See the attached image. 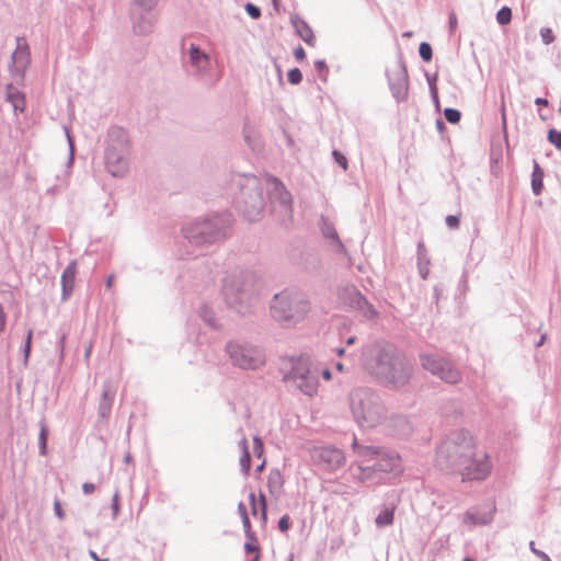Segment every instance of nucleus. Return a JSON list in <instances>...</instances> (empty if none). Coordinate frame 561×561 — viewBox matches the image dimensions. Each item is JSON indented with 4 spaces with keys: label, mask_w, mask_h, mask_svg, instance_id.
Returning <instances> with one entry per match:
<instances>
[{
    "label": "nucleus",
    "mask_w": 561,
    "mask_h": 561,
    "mask_svg": "<svg viewBox=\"0 0 561 561\" xmlns=\"http://www.w3.org/2000/svg\"><path fill=\"white\" fill-rule=\"evenodd\" d=\"M473 437L467 430L450 432L436 447L435 462L439 470L459 473L462 481H481L491 472L488 454L478 456Z\"/></svg>",
    "instance_id": "f257e3e1"
},
{
    "label": "nucleus",
    "mask_w": 561,
    "mask_h": 561,
    "mask_svg": "<svg viewBox=\"0 0 561 561\" xmlns=\"http://www.w3.org/2000/svg\"><path fill=\"white\" fill-rule=\"evenodd\" d=\"M363 368L380 385L400 388L412 376V365L407 356L393 344L375 342L362 348Z\"/></svg>",
    "instance_id": "f03ea898"
},
{
    "label": "nucleus",
    "mask_w": 561,
    "mask_h": 561,
    "mask_svg": "<svg viewBox=\"0 0 561 561\" xmlns=\"http://www.w3.org/2000/svg\"><path fill=\"white\" fill-rule=\"evenodd\" d=\"M354 454L362 459L357 479L368 484H377L383 476L400 470V456L390 449L376 445L360 444L354 436L352 442Z\"/></svg>",
    "instance_id": "7ed1b4c3"
},
{
    "label": "nucleus",
    "mask_w": 561,
    "mask_h": 561,
    "mask_svg": "<svg viewBox=\"0 0 561 561\" xmlns=\"http://www.w3.org/2000/svg\"><path fill=\"white\" fill-rule=\"evenodd\" d=\"M310 310L308 295L294 287L275 294L270 302L271 317L284 328L296 327L307 318Z\"/></svg>",
    "instance_id": "20e7f679"
},
{
    "label": "nucleus",
    "mask_w": 561,
    "mask_h": 561,
    "mask_svg": "<svg viewBox=\"0 0 561 561\" xmlns=\"http://www.w3.org/2000/svg\"><path fill=\"white\" fill-rule=\"evenodd\" d=\"M256 275L253 271L238 270L224 278L222 295L228 308L240 314L250 311L256 295Z\"/></svg>",
    "instance_id": "39448f33"
},
{
    "label": "nucleus",
    "mask_w": 561,
    "mask_h": 561,
    "mask_svg": "<svg viewBox=\"0 0 561 561\" xmlns=\"http://www.w3.org/2000/svg\"><path fill=\"white\" fill-rule=\"evenodd\" d=\"M354 421L363 428L379 425L387 416V410L380 394L371 388L358 387L348 396Z\"/></svg>",
    "instance_id": "423d86ee"
},
{
    "label": "nucleus",
    "mask_w": 561,
    "mask_h": 561,
    "mask_svg": "<svg viewBox=\"0 0 561 561\" xmlns=\"http://www.w3.org/2000/svg\"><path fill=\"white\" fill-rule=\"evenodd\" d=\"M232 185L238 188L233 196V203L238 211L248 221L257 220L265 207L261 180L251 173L238 174L233 176Z\"/></svg>",
    "instance_id": "0eeeda50"
},
{
    "label": "nucleus",
    "mask_w": 561,
    "mask_h": 561,
    "mask_svg": "<svg viewBox=\"0 0 561 561\" xmlns=\"http://www.w3.org/2000/svg\"><path fill=\"white\" fill-rule=\"evenodd\" d=\"M231 222L229 213L214 214L185 225L182 233L192 247L210 245L226 237Z\"/></svg>",
    "instance_id": "6e6552de"
},
{
    "label": "nucleus",
    "mask_w": 561,
    "mask_h": 561,
    "mask_svg": "<svg viewBox=\"0 0 561 561\" xmlns=\"http://www.w3.org/2000/svg\"><path fill=\"white\" fill-rule=\"evenodd\" d=\"M282 379L293 383L304 394L313 397L318 392L319 370L312 367L308 356H291L284 359L280 367Z\"/></svg>",
    "instance_id": "1a4fd4ad"
},
{
    "label": "nucleus",
    "mask_w": 561,
    "mask_h": 561,
    "mask_svg": "<svg viewBox=\"0 0 561 561\" xmlns=\"http://www.w3.org/2000/svg\"><path fill=\"white\" fill-rule=\"evenodd\" d=\"M225 350L231 364L243 370L259 369L266 360L263 350L247 341H229Z\"/></svg>",
    "instance_id": "9d476101"
},
{
    "label": "nucleus",
    "mask_w": 561,
    "mask_h": 561,
    "mask_svg": "<svg viewBox=\"0 0 561 561\" xmlns=\"http://www.w3.org/2000/svg\"><path fill=\"white\" fill-rule=\"evenodd\" d=\"M180 59L184 72L193 76L197 80L202 79L211 67L209 54L195 43H190L186 48L185 42H182Z\"/></svg>",
    "instance_id": "9b49d317"
},
{
    "label": "nucleus",
    "mask_w": 561,
    "mask_h": 561,
    "mask_svg": "<svg viewBox=\"0 0 561 561\" xmlns=\"http://www.w3.org/2000/svg\"><path fill=\"white\" fill-rule=\"evenodd\" d=\"M422 367L443 381L455 385L460 380V371L448 360L435 353L420 354Z\"/></svg>",
    "instance_id": "f8f14e48"
},
{
    "label": "nucleus",
    "mask_w": 561,
    "mask_h": 561,
    "mask_svg": "<svg viewBox=\"0 0 561 561\" xmlns=\"http://www.w3.org/2000/svg\"><path fill=\"white\" fill-rule=\"evenodd\" d=\"M272 188L268 193L272 204V211L279 214V219L285 222L293 216V197L282 181L271 176Z\"/></svg>",
    "instance_id": "ddd939ff"
},
{
    "label": "nucleus",
    "mask_w": 561,
    "mask_h": 561,
    "mask_svg": "<svg viewBox=\"0 0 561 561\" xmlns=\"http://www.w3.org/2000/svg\"><path fill=\"white\" fill-rule=\"evenodd\" d=\"M388 85L392 96L398 103L404 102L409 93V75L402 53H398L397 68L387 71Z\"/></svg>",
    "instance_id": "4468645a"
},
{
    "label": "nucleus",
    "mask_w": 561,
    "mask_h": 561,
    "mask_svg": "<svg viewBox=\"0 0 561 561\" xmlns=\"http://www.w3.org/2000/svg\"><path fill=\"white\" fill-rule=\"evenodd\" d=\"M345 304L367 320L378 318L379 313L368 299L355 287L345 288L343 294Z\"/></svg>",
    "instance_id": "2eb2a0df"
},
{
    "label": "nucleus",
    "mask_w": 561,
    "mask_h": 561,
    "mask_svg": "<svg viewBox=\"0 0 561 561\" xmlns=\"http://www.w3.org/2000/svg\"><path fill=\"white\" fill-rule=\"evenodd\" d=\"M12 65L10 67L14 77L24 79L25 70L31 64V53L28 44L23 36L16 37V48L12 53Z\"/></svg>",
    "instance_id": "dca6fc26"
},
{
    "label": "nucleus",
    "mask_w": 561,
    "mask_h": 561,
    "mask_svg": "<svg viewBox=\"0 0 561 561\" xmlns=\"http://www.w3.org/2000/svg\"><path fill=\"white\" fill-rule=\"evenodd\" d=\"M319 229L322 237L328 241L331 250L336 253L346 256L347 250L339 237V233L330 219L325 216H321L319 219Z\"/></svg>",
    "instance_id": "f3484780"
},
{
    "label": "nucleus",
    "mask_w": 561,
    "mask_h": 561,
    "mask_svg": "<svg viewBox=\"0 0 561 561\" xmlns=\"http://www.w3.org/2000/svg\"><path fill=\"white\" fill-rule=\"evenodd\" d=\"M130 141L127 131L119 126H112L107 133V147L105 152L128 153Z\"/></svg>",
    "instance_id": "a211bd4d"
},
{
    "label": "nucleus",
    "mask_w": 561,
    "mask_h": 561,
    "mask_svg": "<svg viewBox=\"0 0 561 561\" xmlns=\"http://www.w3.org/2000/svg\"><path fill=\"white\" fill-rule=\"evenodd\" d=\"M319 461L327 467L328 470H336L344 466V453L333 446H325L318 451Z\"/></svg>",
    "instance_id": "6ab92c4d"
},
{
    "label": "nucleus",
    "mask_w": 561,
    "mask_h": 561,
    "mask_svg": "<svg viewBox=\"0 0 561 561\" xmlns=\"http://www.w3.org/2000/svg\"><path fill=\"white\" fill-rule=\"evenodd\" d=\"M128 153L105 152V167L114 178H123L128 171Z\"/></svg>",
    "instance_id": "aec40b11"
},
{
    "label": "nucleus",
    "mask_w": 561,
    "mask_h": 561,
    "mask_svg": "<svg viewBox=\"0 0 561 561\" xmlns=\"http://www.w3.org/2000/svg\"><path fill=\"white\" fill-rule=\"evenodd\" d=\"M77 275V262L71 261L61 274V300L67 301L72 295Z\"/></svg>",
    "instance_id": "412c9836"
},
{
    "label": "nucleus",
    "mask_w": 561,
    "mask_h": 561,
    "mask_svg": "<svg viewBox=\"0 0 561 561\" xmlns=\"http://www.w3.org/2000/svg\"><path fill=\"white\" fill-rule=\"evenodd\" d=\"M290 24L295 28V33L299 36L307 45L314 46L316 36L310 25L301 19L298 14L290 16Z\"/></svg>",
    "instance_id": "4be33fe9"
},
{
    "label": "nucleus",
    "mask_w": 561,
    "mask_h": 561,
    "mask_svg": "<svg viewBox=\"0 0 561 561\" xmlns=\"http://www.w3.org/2000/svg\"><path fill=\"white\" fill-rule=\"evenodd\" d=\"M116 390L111 382L103 383L102 397L99 404V415L106 419L112 411V404L115 398Z\"/></svg>",
    "instance_id": "5701e85b"
},
{
    "label": "nucleus",
    "mask_w": 561,
    "mask_h": 561,
    "mask_svg": "<svg viewBox=\"0 0 561 561\" xmlns=\"http://www.w3.org/2000/svg\"><path fill=\"white\" fill-rule=\"evenodd\" d=\"M5 100L13 106L15 113H23L25 110V94L20 91L13 83L5 85Z\"/></svg>",
    "instance_id": "b1692460"
},
{
    "label": "nucleus",
    "mask_w": 561,
    "mask_h": 561,
    "mask_svg": "<svg viewBox=\"0 0 561 561\" xmlns=\"http://www.w3.org/2000/svg\"><path fill=\"white\" fill-rule=\"evenodd\" d=\"M299 266L308 272L316 273L321 268L320 255L314 250H306L300 254Z\"/></svg>",
    "instance_id": "393cba45"
},
{
    "label": "nucleus",
    "mask_w": 561,
    "mask_h": 561,
    "mask_svg": "<svg viewBox=\"0 0 561 561\" xmlns=\"http://www.w3.org/2000/svg\"><path fill=\"white\" fill-rule=\"evenodd\" d=\"M154 23V16L151 11H144L138 19H134V32L138 35H145L151 32Z\"/></svg>",
    "instance_id": "a878e982"
},
{
    "label": "nucleus",
    "mask_w": 561,
    "mask_h": 561,
    "mask_svg": "<svg viewBox=\"0 0 561 561\" xmlns=\"http://www.w3.org/2000/svg\"><path fill=\"white\" fill-rule=\"evenodd\" d=\"M543 169L539 165V163L536 160H534L531 172V191L535 196L541 195L543 191Z\"/></svg>",
    "instance_id": "bb28decb"
},
{
    "label": "nucleus",
    "mask_w": 561,
    "mask_h": 561,
    "mask_svg": "<svg viewBox=\"0 0 561 561\" xmlns=\"http://www.w3.org/2000/svg\"><path fill=\"white\" fill-rule=\"evenodd\" d=\"M396 506H385L375 518L377 527H387L393 524Z\"/></svg>",
    "instance_id": "cd10ccee"
},
{
    "label": "nucleus",
    "mask_w": 561,
    "mask_h": 561,
    "mask_svg": "<svg viewBox=\"0 0 561 561\" xmlns=\"http://www.w3.org/2000/svg\"><path fill=\"white\" fill-rule=\"evenodd\" d=\"M199 318L213 330H219V324L216 321L214 311L207 306L202 305L198 309Z\"/></svg>",
    "instance_id": "c85d7f7f"
},
{
    "label": "nucleus",
    "mask_w": 561,
    "mask_h": 561,
    "mask_svg": "<svg viewBox=\"0 0 561 561\" xmlns=\"http://www.w3.org/2000/svg\"><path fill=\"white\" fill-rule=\"evenodd\" d=\"M47 440H48V428L44 422H41V430L38 434V453L41 456L47 455Z\"/></svg>",
    "instance_id": "c756f323"
},
{
    "label": "nucleus",
    "mask_w": 561,
    "mask_h": 561,
    "mask_svg": "<svg viewBox=\"0 0 561 561\" xmlns=\"http://www.w3.org/2000/svg\"><path fill=\"white\" fill-rule=\"evenodd\" d=\"M391 422L400 427L399 435H409L411 433V425L405 416L403 415H396L391 417Z\"/></svg>",
    "instance_id": "7c9ffc66"
},
{
    "label": "nucleus",
    "mask_w": 561,
    "mask_h": 561,
    "mask_svg": "<svg viewBox=\"0 0 561 561\" xmlns=\"http://www.w3.org/2000/svg\"><path fill=\"white\" fill-rule=\"evenodd\" d=\"M512 9L507 5H503L497 12H496V22L501 26H505L511 23L512 21Z\"/></svg>",
    "instance_id": "2f4dec72"
},
{
    "label": "nucleus",
    "mask_w": 561,
    "mask_h": 561,
    "mask_svg": "<svg viewBox=\"0 0 561 561\" xmlns=\"http://www.w3.org/2000/svg\"><path fill=\"white\" fill-rule=\"evenodd\" d=\"M419 54L423 61L430 62L433 58V48L431 44L422 42L419 46Z\"/></svg>",
    "instance_id": "473e14b6"
},
{
    "label": "nucleus",
    "mask_w": 561,
    "mask_h": 561,
    "mask_svg": "<svg viewBox=\"0 0 561 561\" xmlns=\"http://www.w3.org/2000/svg\"><path fill=\"white\" fill-rule=\"evenodd\" d=\"M445 119L450 124H457L461 119V112L454 107H446L444 110Z\"/></svg>",
    "instance_id": "72a5a7b5"
},
{
    "label": "nucleus",
    "mask_w": 561,
    "mask_h": 561,
    "mask_svg": "<svg viewBox=\"0 0 561 561\" xmlns=\"http://www.w3.org/2000/svg\"><path fill=\"white\" fill-rule=\"evenodd\" d=\"M547 140L558 150H561V130L550 128L547 134Z\"/></svg>",
    "instance_id": "f704fd0d"
},
{
    "label": "nucleus",
    "mask_w": 561,
    "mask_h": 561,
    "mask_svg": "<svg viewBox=\"0 0 561 561\" xmlns=\"http://www.w3.org/2000/svg\"><path fill=\"white\" fill-rule=\"evenodd\" d=\"M251 463L252 461L250 450H244L240 457V467L244 476H249V472L251 470Z\"/></svg>",
    "instance_id": "c9c22d12"
},
{
    "label": "nucleus",
    "mask_w": 561,
    "mask_h": 561,
    "mask_svg": "<svg viewBox=\"0 0 561 561\" xmlns=\"http://www.w3.org/2000/svg\"><path fill=\"white\" fill-rule=\"evenodd\" d=\"M302 72L297 67L289 69L287 72V80L293 85L299 84L302 81Z\"/></svg>",
    "instance_id": "e433bc0d"
},
{
    "label": "nucleus",
    "mask_w": 561,
    "mask_h": 561,
    "mask_svg": "<svg viewBox=\"0 0 561 561\" xmlns=\"http://www.w3.org/2000/svg\"><path fill=\"white\" fill-rule=\"evenodd\" d=\"M314 69L319 73L321 80L327 81V77L329 73V68L324 59H317L313 62Z\"/></svg>",
    "instance_id": "4c0bfd02"
},
{
    "label": "nucleus",
    "mask_w": 561,
    "mask_h": 561,
    "mask_svg": "<svg viewBox=\"0 0 561 561\" xmlns=\"http://www.w3.org/2000/svg\"><path fill=\"white\" fill-rule=\"evenodd\" d=\"M244 10H245L247 14L253 20H259L262 15V11H261L260 7H257L256 4H254L252 2H247L244 4Z\"/></svg>",
    "instance_id": "58836bf2"
},
{
    "label": "nucleus",
    "mask_w": 561,
    "mask_h": 561,
    "mask_svg": "<svg viewBox=\"0 0 561 561\" xmlns=\"http://www.w3.org/2000/svg\"><path fill=\"white\" fill-rule=\"evenodd\" d=\"M241 522H242V526H243L244 535H245L247 539L256 541L257 538H256L255 533L252 530L249 516H245V518H242Z\"/></svg>",
    "instance_id": "ea45409f"
},
{
    "label": "nucleus",
    "mask_w": 561,
    "mask_h": 561,
    "mask_svg": "<svg viewBox=\"0 0 561 561\" xmlns=\"http://www.w3.org/2000/svg\"><path fill=\"white\" fill-rule=\"evenodd\" d=\"M540 37L545 45H549L554 42L556 36L550 27H542L540 28Z\"/></svg>",
    "instance_id": "a19ab883"
},
{
    "label": "nucleus",
    "mask_w": 561,
    "mask_h": 561,
    "mask_svg": "<svg viewBox=\"0 0 561 561\" xmlns=\"http://www.w3.org/2000/svg\"><path fill=\"white\" fill-rule=\"evenodd\" d=\"M111 508H112L113 519H116L119 514V511H121L119 490L118 489H116L113 494Z\"/></svg>",
    "instance_id": "79ce46f5"
},
{
    "label": "nucleus",
    "mask_w": 561,
    "mask_h": 561,
    "mask_svg": "<svg viewBox=\"0 0 561 561\" xmlns=\"http://www.w3.org/2000/svg\"><path fill=\"white\" fill-rule=\"evenodd\" d=\"M32 337H33V330H28L23 347V356H24V363L26 364L28 360V357L31 355L32 350Z\"/></svg>",
    "instance_id": "37998d69"
},
{
    "label": "nucleus",
    "mask_w": 561,
    "mask_h": 561,
    "mask_svg": "<svg viewBox=\"0 0 561 561\" xmlns=\"http://www.w3.org/2000/svg\"><path fill=\"white\" fill-rule=\"evenodd\" d=\"M65 133L69 146V159H68V165H71L75 159V141L70 134V130L68 127H65Z\"/></svg>",
    "instance_id": "c03bdc74"
},
{
    "label": "nucleus",
    "mask_w": 561,
    "mask_h": 561,
    "mask_svg": "<svg viewBox=\"0 0 561 561\" xmlns=\"http://www.w3.org/2000/svg\"><path fill=\"white\" fill-rule=\"evenodd\" d=\"M253 453H254V456L257 458H261L263 456L264 444L260 436L253 437Z\"/></svg>",
    "instance_id": "a18cd8bd"
},
{
    "label": "nucleus",
    "mask_w": 561,
    "mask_h": 561,
    "mask_svg": "<svg viewBox=\"0 0 561 561\" xmlns=\"http://www.w3.org/2000/svg\"><path fill=\"white\" fill-rule=\"evenodd\" d=\"M332 156L334 158V161L343 169L346 170L348 167V161L346 157L339 150L334 149L332 151Z\"/></svg>",
    "instance_id": "49530a36"
},
{
    "label": "nucleus",
    "mask_w": 561,
    "mask_h": 561,
    "mask_svg": "<svg viewBox=\"0 0 561 561\" xmlns=\"http://www.w3.org/2000/svg\"><path fill=\"white\" fill-rule=\"evenodd\" d=\"M133 2L144 11H151L158 0H133Z\"/></svg>",
    "instance_id": "de8ad7c7"
},
{
    "label": "nucleus",
    "mask_w": 561,
    "mask_h": 561,
    "mask_svg": "<svg viewBox=\"0 0 561 561\" xmlns=\"http://www.w3.org/2000/svg\"><path fill=\"white\" fill-rule=\"evenodd\" d=\"M260 511H261V519L263 523L267 522V502L266 497L263 493H260Z\"/></svg>",
    "instance_id": "09e8293b"
},
{
    "label": "nucleus",
    "mask_w": 561,
    "mask_h": 561,
    "mask_svg": "<svg viewBox=\"0 0 561 561\" xmlns=\"http://www.w3.org/2000/svg\"><path fill=\"white\" fill-rule=\"evenodd\" d=\"M431 98H432V101H433V104L435 106V110L437 112L440 111V103H439V96H438V89H437V85H434V83L431 82Z\"/></svg>",
    "instance_id": "8fccbe9b"
},
{
    "label": "nucleus",
    "mask_w": 561,
    "mask_h": 561,
    "mask_svg": "<svg viewBox=\"0 0 561 561\" xmlns=\"http://www.w3.org/2000/svg\"><path fill=\"white\" fill-rule=\"evenodd\" d=\"M291 526L290 517L288 515H283L277 524L279 531L286 533Z\"/></svg>",
    "instance_id": "3c124183"
},
{
    "label": "nucleus",
    "mask_w": 561,
    "mask_h": 561,
    "mask_svg": "<svg viewBox=\"0 0 561 561\" xmlns=\"http://www.w3.org/2000/svg\"><path fill=\"white\" fill-rule=\"evenodd\" d=\"M446 226L450 229H457L460 225V217L457 215H448L445 218Z\"/></svg>",
    "instance_id": "603ef678"
},
{
    "label": "nucleus",
    "mask_w": 561,
    "mask_h": 561,
    "mask_svg": "<svg viewBox=\"0 0 561 561\" xmlns=\"http://www.w3.org/2000/svg\"><path fill=\"white\" fill-rule=\"evenodd\" d=\"M467 517H468V519H470L473 524H481V525H485V524L490 523V522H491V519H492L491 514H489V515H484L483 517L479 518V517H477L476 515H473V514H469V513H468V514H467Z\"/></svg>",
    "instance_id": "864d4df0"
},
{
    "label": "nucleus",
    "mask_w": 561,
    "mask_h": 561,
    "mask_svg": "<svg viewBox=\"0 0 561 561\" xmlns=\"http://www.w3.org/2000/svg\"><path fill=\"white\" fill-rule=\"evenodd\" d=\"M529 549L531 550V552H533L535 556H537L538 558H540L542 561H551L550 557H549L546 552H543V551H541V550H539V549H537V548L535 547V542H534V541H530V542H529Z\"/></svg>",
    "instance_id": "5fc2aeb1"
},
{
    "label": "nucleus",
    "mask_w": 561,
    "mask_h": 561,
    "mask_svg": "<svg viewBox=\"0 0 561 561\" xmlns=\"http://www.w3.org/2000/svg\"><path fill=\"white\" fill-rule=\"evenodd\" d=\"M256 541L248 540L244 543V551L245 553H260V547L255 543Z\"/></svg>",
    "instance_id": "6e6d98bb"
},
{
    "label": "nucleus",
    "mask_w": 561,
    "mask_h": 561,
    "mask_svg": "<svg viewBox=\"0 0 561 561\" xmlns=\"http://www.w3.org/2000/svg\"><path fill=\"white\" fill-rule=\"evenodd\" d=\"M54 512L55 515L61 520L65 518V511L62 510L61 503L59 500H55L54 502Z\"/></svg>",
    "instance_id": "4d7b16f0"
},
{
    "label": "nucleus",
    "mask_w": 561,
    "mask_h": 561,
    "mask_svg": "<svg viewBox=\"0 0 561 561\" xmlns=\"http://www.w3.org/2000/svg\"><path fill=\"white\" fill-rule=\"evenodd\" d=\"M249 503H250V506H251V513L256 516L257 515V505H256V499H255V493L254 492H251L249 494Z\"/></svg>",
    "instance_id": "13d9d810"
},
{
    "label": "nucleus",
    "mask_w": 561,
    "mask_h": 561,
    "mask_svg": "<svg viewBox=\"0 0 561 561\" xmlns=\"http://www.w3.org/2000/svg\"><path fill=\"white\" fill-rule=\"evenodd\" d=\"M294 56L298 61H304L306 59V50L302 46H298L294 50Z\"/></svg>",
    "instance_id": "bf43d9fd"
},
{
    "label": "nucleus",
    "mask_w": 561,
    "mask_h": 561,
    "mask_svg": "<svg viewBox=\"0 0 561 561\" xmlns=\"http://www.w3.org/2000/svg\"><path fill=\"white\" fill-rule=\"evenodd\" d=\"M457 24H458L457 16L454 12H451L448 16V25H449L450 33L455 32V30L457 28Z\"/></svg>",
    "instance_id": "052dcab7"
},
{
    "label": "nucleus",
    "mask_w": 561,
    "mask_h": 561,
    "mask_svg": "<svg viewBox=\"0 0 561 561\" xmlns=\"http://www.w3.org/2000/svg\"><path fill=\"white\" fill-rule=\"evenodd\" d=\"M443 288L439 285H435L433 288V299L438 308L439 298L442 296Z\"/></svg>",
    "instance_id": "680f3d73"
},
{
    "label": "nucleus",
    "mask_w": 561,
    "mask_h": 561,
    "mask_svg": "<svg viewBox=\"0 0 561 561\" xmlns=\"http://www.w3.org/2000/svg\"><path fill=\"white\" fill-rule=\"evenodd\" d=\"M95 491V485L91 482H84L82 484V492L87 495L92 494Z\"/></svg>",
    "instance_id": "e2e57ef3"
},
{
    "label": "nucleus",
    "mask_w": 561,
    "mask_h": 561,
    "mask_svg": "<svg viewBox=\"0 0 561 561\" xmlns=\"http://www.w3.org/2000/svg\"><path fill=\"white\" fill-rule=\"evenodd\" d=\"M7 323V314L2 305L0 304V333L4 330Z\"/></svg>",
    "instance_id": "0e129e2a"
},
{
    "label": "nucleus",
    "mask_w": 561,
    "mask_h": 561,
    "mask_svg": "<svg viewBox=\"0 0 561 561\" xmlns=\"http://www.w3.org/2000/svg\"><path fill=\"white\" fill-rule=\"evenodd\" d=\"M238 513H239L241 519L245 518V516H249L247 507H245L243 502H239V504H238Z\"/></svg>",
    "instance_id": "69168bd1"
},
{
    "label": "nucleus",
    "mask_w": 561,
    "mask_h": 561,
    "mask_svg": "<svg viewBox=\"0 0 561 561\" xmlns=\"http://www.w3.org/2000/svg\"><path fill=\"white\" fill-rule=\"evenodd\" d=\"M321 376H322V378H323L324 380H327V381H329V380H331V379H332V373H331V370H330L329 368H323V369L321 370Z\"/></svg>",
    "instance_id": "338daca9"
},
{
    "label": "nucleus",
    "mask_w": 561,
    "mask_h": 561,
    "mask_svg": "<svg viewBox=\"0 0 561 561\" xmlns=\"http://www.w3.org/2000/svg\"><path fill=\"white\" fill-rule=\"evenodd\" d=\"M89 556L93 561H108V559L100 558L94 550H89Z\"/></svg>",
    "instance_id": "774afa93"
}]
</instances>
